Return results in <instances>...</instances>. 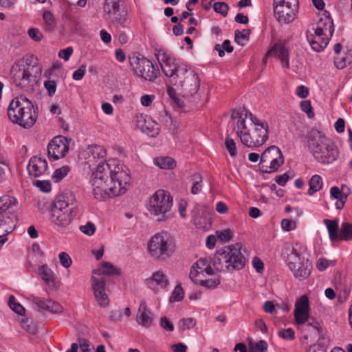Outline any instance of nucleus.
Instances as JSON below:
<instances>
[{"label":"nucleus","mask_w":352,"mask_h":352,"mask_svg":"<svg viewBox=\"0 0 352 352\" xmlns=\"http://www.w3.org/2000/svg\"><path fill=\"white\" fill-rule=\"evenodd\" d=\"M287 265L294 278L299 280L307 278L311 274V263L301 258L300 253L294 247L287 255Z\"/></svg>","instance_id":"nucleus-12"},{"label":"nucleus","mask_w":352,"mask_h":352,"mask_svg":"<svg viewBox=\"0 0 352 352\" xmlns=\"http://www.w3.org/2000/svg\"><path fill=\"white\" fill-rule=\"evenodd\" d=\"M315 25L316 27L313 28L314 33L323 34L327 37L331 36L333 35L334 25L329 12L324 11Z\"/></svg>","instance_id":"nucleus-21"},{"label":"nucleus","mask_w":352,"mask_h":352,"mask_svg":"<svg viewBox=\"0 0 352 352\" xmlns=\"http://www.w3.org/2000/svg\"><path fill=\"white\" fill-rule=\"evenodd\" d=\"M155 164L162 169H173L176 166V161L170 157H157Z\"/></svg>","instance_id":"nucleus-36"},{"label":"nucleus","mask_w":352,"mask_h":352,"mask_svg":"<svg viewBox=\"0 0 352 352\" xmlns=\"http://www.w3.org/2000/svg\"><path fill=\"white\" fill-rule=\"evenodd\" d=\"M47 170V161L41 157H34L30 160L28 170L29 174L34 177H38L43 175Z\"/></svg>","instance_id":"nucleus-25"},{"label":"nucleus","mask_w":352,"mask_h":352,"mask_svg":"<svg viewBox=\"0 0 352 352\" xmlns=\"http://www.w3.org/2000/svg\"><path fill=\"white\" fill-rule=\"evenodd\" d=\"M120 0H105L103 12L106 19L120 10Z\"/></svg>","instance_id":"nucleus-32"},{"label":"nucleus","mask_w":352,"mask_h":352,"mask_svg":"<svg viewBox=\"0 0 352 352\" xmlns=\"http://www.w3.org/2000/svg\"><path fill=\"white\" fill-rule=\"evenodd\" d=\"M184 98H189L194 96L199 87V79L197 74L190 69H187L178 78V81L173 83Z\"/></svg>","instance_id":"nucleus-14"},{"label":"nucleus","mask_w":352,"mask_h":352,"mask_svg":"<svg viewBox=\"0 0 352 352\" xmlns=\"http://www.w3.org/2000/svg\"><path fill=\"white\" fill-rule=\"evenodd\" d=\"M137 322L146 328L150 327L153 322V314L148 308L145 300H142L139 306L136 316Z\"/></svg>","instance_id":"nucleus-24"},{"label":"nucleus","mask_w":352,"mask_h":352,"mask_svg":"<svg viewBox=\"0 0 352 352\" xmlns=\"http://www.w3.org/2000/svg\"><path fill=\"white\" fill-rule=\"evenodd\" d=\"M232 118H237L236 134L241 143L250 148L263 145L269 137V126L251 112L243 109L241 112L233 111Z\"/></svg>","instance_id":"nucleus-2"},{"label":"nucleus","mask_w":352,"mask_h":352,"mask_svg":"<svg viewBox=\"0 0 352 352\" xmlns=\"http://www.w3.org/2000/svg\"><path fill=\"white\" fill-rule=\"evenodd\" d=\"M39 72L37 58L33 55H27L13 64L10 74L17 87L29 90L32 88Z\"/></svg>","instance_id":"nucleus-6"},{"label":"nucleus","mask_w":352,"mask_h":352,"mask_svg":"<svg viewBox=\"0 0 352 352\" xmlns=\"http://www.w3.org/2000/svg\"><path fill=\"white\" fill-rule=\"evenodd\" d=\"M195 284L208 289H214L220 284L219 276L212 272L211 276L199 274L198 277L192 280Z\"/></svg>","instance_id":"nucleus-26"},{"label":"nucleus","mask_w":352,"mask_h":352,"mask_svg":"<svg viewBox=\"0 0 352 352\" xmlns=\"http://www.w3.org/2000/svg\"><path fill=\"white\" fill-rule=\"evenodd\" d=\"M250 30L244 29L242 31L236 30L234 32V41L239 45L244 46L249 40Z\"/></svg>","instance_id":"nucleus-40"},{"label":"nucleus","mask_w":352,"mask_h":352,"mask_svg":"<svg viewBox=\"0 0 352 352\" xmlns=\"http://www.w3.org/2000/svg\"><path fill=\"white\" fill-rule=\"evenodd\" d=\"M338 239L344 241L352 240V224L348 222H344L342 224Z\"/></svg>","instance_id":"nucleus-39"},{"label":"nucleus","mask_w":352,"mask_h":352,"mask_svg":"<svg viewBox=\"0 0 352 352\" xmlns=\"http://www.w3.org/2000/svg\"><path fill=\"white\" fill-rule=\"evenodd\" d=\"M172 206L173 199L170 195L163 190H159L150 198L148 210L152 214L158 217L157 220L164 221L171 217Z\"/></svg>","instance_id":"nucleus-10"},{"label":"nucleus","mask_w":352,"mask_h":352,"mask_svg":"<svg viewBox=\"0 0 352 352\" xmlns=\"http://www.w3.org/2000/svg\"><path fill=\"white\" fill-rule=\"evenodd\" d=\"M130 65L135 75L143 80L153 82L160 74L159 69L146 58L133 56L130 58Z\"/></svg>","instance_id":"nucleus-15"},{"label":"nucleus","mask_w":352,"mask_h":352,"mask_svg":"<svg viewBox=\"0 0 352 352\" xmlns=\"http://www.w3.org/2000/svg\"><path fill=\"white\" fill-rule=\"evenodd\" d=\"M309 188L308 194L312 195L314 192L319 191L322 186V180L320 175H314L311 177L309 182Z\"/></svg>","instance_id":"nucleus-38"},{"label":"nucleus","mask_w":352,"mask_h":352,"mask_svg":"<svg viewBox=\"0 0 352 352\" xmlns=\"http://www.w3.org/2000/svg\"><path fill=\"white\" fill-rule=\"evenodd\" d=\"M80 230L88 236H91L95 233L96 226L94 223L89 221L85 225L81 226Z\"/></svg>","instance_id":"nucleus-55"},{"label":"nucleus","mask_w":352,"mask_h":352,"mask_svg":"<svg viewBox=\"0 0 352 352\" xmlns=\"http://www.w3.org/2000/svg\"><path fill=\"white\" fill-rule=\"evenodd\" d=\"M68 151V140L62 135L54 137L47 145L48 156L53 160H57L64 157Z\"/></svg>","instance_id":"nucleus-18"},{"label":"nucleus","mask_w":352,"mask_h":352,"mask_svg":"<svg viewBox=\"0 0 352 352\" xmlns=\"http://www.w3.org/2000/svg\"><path fill=\"white\" fill-rule=\"evenodd\" d=\"M174 85H168L167 86V93L170 98L173 100V102L179 107H182L184 104L182 101H180L179 98L177 97V91H178L176 88H174Z\"/></svg>","instance_id":"nucleus-44"},{"label":"nucleus","mask_w":352,"mask_h":352,"mask_svg":"<svg viewBox=\"0 0 352 352\" xmlns=\"http://www.w3.org/2000/svg\"><path fill=\"white\" fill-rule=\"evenodd\" d=\"M93 273H98L99 275H118L119 270L116 269L112 264L108 262H103L100 264L98 270H94Z\"/></svg>","instance_id":"nucleus-35"},{"label":"nucleus","mask_w":352,"mask_h":352,"mask_svg":"<svg viewBox=\"0 0 352 352\" xmlns=\"http://www.w3.org/2000/svg\"><path fill=\"white\" fill-rule=\"evenodd\" d=\"M158 60L165 76L170 78V84L178 81L179 77L188 68V65L179 59L170 57L166 53L159 55Z\"/></svg>","instance_id":"nucleus-11"},{"label":"nucleus","mask_w":352,"mask_h":352,"mask_svg":"<svg viewBox=\"0 0 352 352\" xmlns=\"http://www.w3.org/2000/svg\"><path fill=\"white\" fill-rule=\"evenodd\" d=\"M214 50L218 52V54L220 57H223L225 55V51L228 53H231L233 52L234 48L230 45V41L228 39H226L223 41L222 45L216 44L214 46Z\"/></svg>","instance_id":"nucleus-41"},{"label":"nucleus","mask_w":352,"mask_h":352,"mask_svg":"<svg viewBox=\"0 0 352 352\" xmlns=\"http://www.w3.org/2000/svg\"><path fill=\"white\" fill-rule=\"evenodd\" d=\"M225 144L230 156L234 157L236 155V148L234 140L230 138H226Z\"/></svg>","instance_id":"nucleus-52"},{"label":"nucleus","mask_w":352,"mask_h":352,"mask_svg":"<svg viewBox=\"0 0 352 352\" xmlns=\"http://www.w3.org/2000/svg\"><path fill=\"white\" fill-rule=\"evenodd\" d=\"M307 142L309 150L318 162L331 164L338 159L339 151L336 144L318 129H311Z\"/></svg>","instance_id":"nucleus-4"},{"label":"nucleus","mask_w":352,"mask_h":352,"mask_svg":"<svg viewBox=\"0 0 352 352\" xmlns=\"http://www.w3.org/2000/svg\"><path fill=\"white\" fill-rule=\"evenodd\" d=\"M9 120L26 129L32 128L37 120V113L31 100L23 95L14 98L7 110Z\"/></svg>","instance_id":"nucleus-5"},{"label":"nucleus","mask_w":352,"mask_h":352,"mask_svg":"<svg viewBox=\"0 0 352 352\" xmlns=\"http://www.w3.org/2000/svg\"><path fill=\"white\" fill-rule=\"evenodd\" d=\"M34 185L43 192H49L52 189L51 183L47 180H36L34 182Z\"/></svg>","instance_id":"nucleus-54"},{"label":"nucleus","mask_w":352,"mask_h":352,"mask_svg":"<svg viewBox=\"0 0 352 352\" xmlns=\"http://www.w3.org/2000/svg\"><path fill=\"white\" fill-rule=\"evenodd\" d=\"M44 86L50 96L54 95L56 90V83L54 80H47L45 82Z\"/></svg>","instance_id":"nucleus-60"},{"label":"nucleus","mask_w":352,"mask_h":352,"mask_svg":"<svg viewBox=\"0 0 352 352\" xmlns=\"http://www.w3.org/2000/svg\"><path fill=\"white\" fill-rule=\"evenodd\" d=\"M44 311H48L52 313H60L63 311V307L57 302L50 299L48 302L46 303Z\"/></svg>","instance_id":"nucleus-48"},{"label":"nucleus","mask_w":352,"mask_h":352,"mask_svg":"<svg viewBox=\"0 0 352 352\" xmlns=\"http://www.w3.org/2000/svg\"><path fill=\"white\" fill-rule=\"evenodd\" d=\"M8 303L10 307L19 315H23L25 313L24 307L19 303L16 302V299L13 296L10 297Z\"/></svg>","instance_id":"nucleus-46"},{"label":"nucleus","mask_w":352,"mask_h":352,"mask_svg":"<svg viewBox=\"0 0 352 352\" xmlns=\"http://www.w3.org/2000/svg\"><path fill=\"white\" fill-rule=\"evenodd\" d=\"M300 109L302 111L307 114L309 118H313L314 116L311 102L309 100H304L300 102Z\"/></svg>","instance_id":"nucleus-57"},{"label":"nucleus","mask_w":352,"mask_h":352,"mask_svg":"<svg viewBox=\"0 0 352 352\" xmlns=\"http://www.w3.org/2000/svg\"><path fill=\"white\" fill-rule=\"evenodd\" d=\"M60 264L65 268L72 265V260L69 255L66 252H60L58 255Z\"/></svg>","instance_id":"nucleus-56"},{"label":"nucleus","mask_w":352,"mask_h":352,"mask_svg":"<svg viewBox=\"0 0 352 352\" xmlns=\"http://www.w3.org/2000/svg\"><path fill=\"white\" fill-rule=\"evenodd\" d=\"M309 300L307 296H302L296 302L294 309V318L298 324H305L309 316Z\"/></svg>","instance_id":"nucleus-22"},{"label":"nucleus","mask_w":352,"mask_h":352,"mask_svg":"<svg viewBox=\"0 0 352 352\" xmlns=\"http://www.w3.org/2000/svg\"><path fill=\"white\" fill-rule=\"evenodd\" d=\"M281 226L283 230L290 231L296 228V222L291 219H284L281 221Z\"/></svg>","instance_id":"nucleus-61"},{"label":"nucleus","mask_w":352,"mask_h":352,"mask_svg":"<svg viewBox=\"0 0 352 352\" xmlns=\"http://www.w3.org/2000/svg\"><path fill=\"white\" fill-rule=\"evenodd\" d=\"M181 329L184 331L186 329H190L196 324V321L192 318H184L179 321Z\"/></svg>","instance_id":"nucleus-58"},{"label":"nucleus","mask_w":352,"mask_h":352,"mask_svg":"<svg viewBox=\"0 0 352 352\" xmlns=\"http://www.w3.org/2000/svg\"><path fill=\"white\" fill-rule=\"evenodd\" d=\"M70 171V168L67 166H62L56 169L52 175V179L55 182L61 181Z\"/></svg>","instance_id":"nucleus-43"},{"label":"nucleus","mask_w":352,"mask_h":352,"mask_svg":"<svg viewBox=\"0 0 352 352\" xmlns=\"http://www.w3.org/2000/svg\"><path fill=\"white\" fill-rule=\"evenodd\" d=\"M85 163L91 170L96 169V167L102 164H109V162H106V151L101 146H91L84 151Z\"/></svg>","instance_id":"nucleus-17"},{"label":"nucleus","mask_w":352,"mask_h":352,"mask_svg":"<svg viewBox=\"0 0 352 352\" xmlns=\"http://www.w3.org/2000/svg\"><path fill=\"white\" fill-rule=\"evenodd\" d=\"M324 223L327 226L331 241H336L338 240V221L337 220L324 219Z\"/></svg>","instance_id":"nucleus-34"},{"label":"nucleus","mask_w":352,"mask_h":352,"mask_svg":"<svg viewBox=\"0 0 352 352\" xmlns=\"http://www.w3.org/2000/svg\"><path fill=\"white\" fill-rule=\"evenodd\" d=\"M39 273L43 281L51 288H56L54 274L52 270L46 265L39 268Z\"/></svg>","instance_id":"nucleus-31"},{"label":"nucleus","mask_w":352,"mask_h":352,"mask_svg":"<svg viewBox=\"0 0 352 352\" xmlns=\"http://www.w3.org/2000/svg\"><path fill=\"white\" fill-rule=\"evenodd\" d=\"M274 55L280 60L282 63L288 68L289 66L288 50L282 43H276L270 50L266 56Z\"/></svg>","instance_id":"nucleus-28"},{"label":"nucleus","mask_w":352,"mask_h":352,"mask_svg":"<svg viewBox=\"0 0 352 352\" xmlns=\"http://www.w3.org/2000/svg\"><path fill=\"white\" fill-rule=\"evenodd\" d=\"M307 38L311 48L317 52L322 51L329 43V37L317 33H314V36L307 34Z\"/></svg>","instance_id":"nucleus-29"},{"label":"nucleus","mask_w":352,"mask_h":352,"mask_svg":"<svg viewBox=\"0 0 352 352\" xmlns=\"http://www.w3.org/2000/svg\"><path fill=\"white\" fill-rule=\"evenodd\" d=\"M296 94L300 98H305L309 95V89L305 85L298 86L296 88Z\"/></svg>","instance_id":"nucleus-64"},{"label":"nucleus","mask_w":352,"mask_h":352,"mask_svg":"<svg viewBox=\"0 0 352 352\" xmlns=\"http://www.w3.org/2000/svg\"><path fill=\"white\" fill-rule=\"evenodd\" d=\"M28 299L32 302L33 307L37 311H44L46 303L48 302L49 300H45L34 296H31Z\"/></svg>","instance_id":"nucleus-42"},{"label":"nucleus","mask_w":352,"mask_h":352,"mask_svg":"<svg viewBox=\"0 0 352 352\" xmlns=\"http://www.w3.org/2000/svg\"><path fill=\"white\" fill-rule=\"evenodd\" d=\"M107 19L116 28H126L131 23L130 16L125 10H120Z\"/></svg>","instance_id":"nucleus-27"},{"label":"nucleus","mask_w":352,"mask_h":352,"mask_svg":"<svg viewBox=\"0 0 352 352\" xmlns=\"http://www.w3.org/2000/svg\"><path fill=\"white\" fill-rule=\"evenodd\" d=\"M184 292L180 285H177L170 298L171 302H178L184 298Z\"/></svg>","instance_id":"nucleus-49"},{"label":"nucleus","mask_w":352,"mask_h":352,"mask_svg":"<svg viewBox=\"0 0 352 352\" xmlns=\"http://www.w3.org/2000/svg\"><path fill=\"white\" fill-rule=\"evenodd\" d=\"M43 19L45 31L52 32L56 29L57 24L56 20L50 10H46L43 13Z\"/></svg>","instance_id":"nucleus-33"},{"label":"nucleus","mask_w":352,"mask_h":352,"mask_svg":"<svg viewBox=\"0 0 352 352\" xmlns=\"http://www.w3.org/2000/svg\"><path fill=\"white\" fill-rule=\"evenodd\" d=\"M78 213L76 197L71 192H66L56 198L50 211V220L58 231H63L71 224Z\"/></svg>","instance_id":"nucleus-3"},{"label":"nucleus","mask_w":352,"mask_h":352,"mask_svg":"<svg viewBox=\"0 0 352 352\" xmlns=\"http://www.w3.org/2000/svg\"><path fill=\"white\" fill-rule=\"evenodd\" d=\"M149 256L153 260L163 262L172 256L175 251V244L170 236L164 232L153 236L148 242Z\"/></svg>","instance_id":"nucleus-9"},{"label":"nucleus","mask_w":352,"mask_h":352,"mask_svg":"<svg viewBox=\"0 0 352 352\" xmlns=\"http://www.w3.org/2000/svg\"><path fill=\"white\" fill-rule=\"evenodd\" d=\"M136 126L142 133L151 137H155L159 134L160 126L151 117L140 115L136 118Z\"/></svg>","instance_id":"nucleus-19"},{"label":"nucleus","mask_w":352,"mask_h":352,"mask_svg":"<svg viewBox=\"0 0 352 352\" xmlns=\"http://www.w3.org/2000/svg\"><path fill=\"white\" fill-rule=\"evenodd\" d=\"M92 170L90 182L96 199L120 196L126 192L131 177L129 170L124 168L118 161L110 160L109 164H102Z\"/></svg>","instance_id":"nucleus-1"},{"label":"nucleus","mask_w":352,"mask_h":352,"mask_svg":"<svg viewBox=\"0 0 352 352\" xmlns=\"http://www.w3.org/2000/svg\"><path fill=\"white\" fill-rule=\"evenodd\" d=\"M19 203L9 195L0 197V247L7 241V235L15 227L18 219Z\"/></svg>","instance_id":"nucleus-8"},{"label":"nucleus","mask_w":352,"mask_h":352,"mask_svg":"<svg viewBox=\"0 0 352 352\" xmlns=\"http://www.w3.org/2000/svg\"><path fill=\"white\" fill-rule=\"evenodd\" d=\"M283 163L282 152L276 146L268 147L261 155V165L265 173L276 171Z\"/></svg>","instance_id":"nucleus-16"},{"label":"nucleus","mask_w":352,"mask_h":352,"mask_svg":"<svg viewBox=\"0 0 352 352\" xmlns=\"http://www.w3.org/2000/svg\"><path fill=\"white\" fill-rule=\"evenodd\" d=\"M28 36L34 41H40L43 38L42 33L37 28H30L28 31Z\"/></svg>","instance_id":"nucleus-59"},{"label":"nucleus","mask_w":352,"mask_h":352,"mask_svg":"<svg viewBox=\"0 0 352 352\" xmlns=\"http://www.w3.org/2000/svg\"><path fill=\"white\" fill-rule=\"evenodd\" d=\"M298 0H274V12L280 24L292 22L298 12Z\"/></svg>","instance_id":"nucleus-13"},{"label":"nucleus","mask_w":352,"mask_h":352,"mask_svg":"<svg viewBox=\"0 0 352 352\" xmlns=\"http://www.w3.org/2000/svg\"><path fill=\"white\" fill-rule=\"evenodd\" d=\"M217 237L223 242L230 241L233 236V232L230 229L218 230L216 232Z\"/></svg>","instance_id":"nucleus-45"},{"label":"nucleus","mask_w":352,"mask_h":352,"mask_svg":"<svg viewBox=\"0 0 352 352\" xmlns=\"http://www.w3.org/2000/svg\"><path fill=\"white\" fill-rule=\"evenodd\" d=\"M85 71H86V66L85 65H82L77 70H76L73 73V74H72L73 79H74L76 80H81L85 74Z\"/></svg>","instance_id":"nucleus-63"},{"label":"nucleus","mask_w":352,"mask_h":352,"mask_svg":"<svg viewBox=\"0 0 352 352\" xmlns=\"http://www.w3.org/2000/svg\"><path fill=\"white\" fill-rule=\"evenodd\" d=\"M160 326L168 331H173L174 330V326L173 323L165 316L161 318Z\"/></svg>","instance_id":"nucleus-62"},{"label":"nucleus","mask_w":352,"mask_h":352,"mask_svg":"<svg viewBox=\"0 0 352 352\" xmlns=\"http://www.w3.org/2000/svg\"><path fill=\"white\" fill-rule=\"evenodd\" d=\"M267 349V344L264 340H260L250 346L249 352H265Z\"/></svg>","instance_id":"nucleus-50"},{"label":"nucleus","mask_w":352,"mask_h":352,"mask_svg":"<svg viewBox=\"0 0 352 352\" xmlns=\"http://www.w3.org/2000/svg\"><path fill=\"white\" fill-rule=\"evenodd\" d=\"M214 10L221 14L223 16H226L228 15L229 6L226 3L224 2H217L213 5Z\"/></svg>","instance_id":"nucleus-51"},{"label":"nucleus","mask_w":352,"mask_h":352,"mask_svg":"<svg viewBox=\"0 0 352 352\" xmlns=\"http://www.w3.org/2000/svg\"><path fill=\"white\" fill-rule=\"evenodd\" d=\"M148 285H151L155 283L157 285L162 288L166 287L168 284V280L166 278V274L162 270H158L153 273L151 278L146 279Z\"/></svg>","instance_id":"nucleus-30"},{"label":"nucleus","mask_w":352,"mask_h":352,"mask_svg":"<svg viewBox=\"0 0 352 352\" xmlns=\"http://www.w3.org/2000/svg\"><path fill=\"white\" fill-rule=\"evenodd\" d=\"M211 261L208 258H199L192 267L189 277L191 280L198 277L199 274L211 276L215 270L211 267Z\"/></svg>","instance_id":"nucleus-23"},{"label":"nucleus","mask_w":352,"mask_h":352,"mask_svg":"<svg viewBox=\"0 0 352 352\" xmlns=\"http://www.w3.org/2000/svg\"><path fill=\"white\" fill-rule=\"evenodd\" d=\"M91 287L94 296L98 305L102 307H106L109 304V300L105 293V281L103 278L91 276Z\"/></svg>","instance_id":"nucleus-20"},{"label":"nucleus","mask_w":352,"mask_h":352,"mask_svg":"<svg viewBox=\"0 0 352 352\" xmlns=\"http://www.w3.org/2000/svg\"><path fill=\"white\" fill-rule=\"evenodd\" d=\"M278 335L284 340H292L294 339L295 332L292 328L281 329L278 332Z\"/></svg>","instance_id":"nucleus-53"},{"label":"nucleus","mask_w":352,"mask_h":352,"mask_svg":"<svg viewBox=\"0 0 352 352\" xmlns=\"http://www.w3.org/2000/svg\"><path fill=\"white\" fill-rule=\"evenodd\" d=\"M44 311H48L52 313H60L63 311V307L57 302L50 299L48 302L46 303Z\"/></svg>","instance_id":"nucleus-47"},{"label":"nucleus","mask_w":352,"mask_h":352,"mask_svg":"<svg viewBox=\"0 0 352 352\" xmlns=\"http://www.w3.org/2000/svg\"><path fill=\"white\" fill-rule=\"evenodd\" d=\"M330 193L332 197L337 199L336 204V208L339 210L344 208V204L346 201V199H344V195L342 191L337 186H333L330 189Z\"/></svg>","instance_id":"nucleus-37"},{"label":"nucleus","mask_w":352,"mask_h":352,"mask_svg":"<svg viewBox=\"0 0 352 352\" xmlns=\"http://www.w3.org/2000/svg\"><path fill=\"white\" fill-rule=\"evenodd\" d=\"M246 259L239 243L224 247L217 250L212 259V265L217 272H233L243 268Z\"/></svg>","instance_id":"nucleus-7"}]
</instances>
